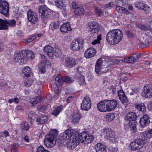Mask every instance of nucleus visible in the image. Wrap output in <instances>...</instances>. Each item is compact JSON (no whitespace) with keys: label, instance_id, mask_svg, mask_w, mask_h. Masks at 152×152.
Here are the masks:
<instances>
[{"label":"nucleus","instance_id":"f257e3e1","mask_svg":"<svg viewBox=\"0 0 152 152\" xmlns=\"http://www.w3.org/2000/svg\"><path fill=\"white\" fill-rule=\"evenodd\" d=\"M34 57V53L31 50H26L15 54L14 61L21 65L32 60Z\"/></svg>","mask_w":152,"mask_h":152},{"label":"nucleus","instance_id":"f03ea898","mask_svg":"<svg viewBox=\"0 0 152 152\" xmlns=\"http://www.w3.org/2000/svg\"><path fill=\"white\" fill-rule=\"evenodd\" d=\"M123 34L121 30L115 29L109 32L106 36V39L107 42L111 44H116L121 40Z\"/></svg>","mask_w":152,"mask_h":152},{"label":"nucleus","instance_id":"7ed1b4c3","mask_svg":"<svg viewBox=\"0 0 152 152\" xmlns=\"http://www.w3.org/2000/svg\"><path fill=\"white\" fill-rule=\"evenodd\" d=\"M58 131L54 129L49 133L45 136V142L46 145L49 148L53 147L56 144V137L58 135Z\"/></svg>","mask_w":152,"mask_h":152},{"label":"nucleus","instance_id":"20e7f679","mask_svg":"<svg viewBox=\"0 0 152 152\" xmlns=\"http://www.w3.org/2000/svg\"><path fill=\"white\" fill-rule=\"evenodd\" d=\"M102 133L108 140H109L113 143H114L118 140V138L115 136V133L112 132L111 129L109 128L104 129Z\"/></svg>","mask_w":152,"mask_h":152},{"label":"nucleus","instance_id":"39448f33","mask_svg":"<svg viewBox=\"0 0 152 152\" xmlns=\"http://www.w3.org/2000/svg\"><path fill=\"white\" fill-rule=\"evenodd\" d=\"M137 115L134 112L128 113L124 117V119L126 124H128L129 126L135 125L136 123V120Z\"/></svg>","mask_w":152,"mask_h":152},{"label":"nucleus","instance_id":"423d86ee","mask_svg":"<svg viewBox=\"0 0 152 152\" xmlns=\"http://www.w3.org/2000/svg\"><path fill=\"white\" fill-rule=\"evenodd\" d=\"M84 45V40L78 37L72 42L70 48L73 51H78L82 49Z\"/></svg>","mask_w":152,"mask_h":152},{"label":"nucleus","instance_id":"0eeeda50","mask_svg":"<svg viewBox=\"0 0 152 152\" xmlns=\"http://www.w3.org/2000/svg\"><path fill=\"white\" fill-rule=\"evenodd\" d=\"M77 135L78 137H79L80 142L84 144L91 143L94 140V137L92 135L84 132Z\"/></svg>","mask_w":152,"mask_h":152},{"label":"nucleus","instance_id":"6e6552de","mask_svg":"<svg viewBox=\"0 0 152 152\" xmlns=\"http://www.w3.org/2000/svg\"><path fill=\"white\" fill-rule=\"evenodd\" d=\"M145 142L143 139L139 137L136 139L134 142H132L130 146L132 150L136 151L142 148Z\"/></svg>","mask_w":152,"mask_h":152},{"label":"nucleus","instance_id":"1a4fd4ad","mask_svg":"<svg viewBox=\"0 0 152 152\" xmlns=\"http://www.w3.org/2000/svg\"><path fill=\"white\" fill-rule=\"evenodd\" d=\"M9 6L8 2L5 1L0 0V13L6 16L9 15Z\"/></svg>","mask_w":152,"mask_h":152},{"label":"nucleus","instance_id":"9d476101","mask_svg":"<svg viewBox=\"0 0 152 152\" xmlns=\"http://www.w3.org/2000/svg\"><path fill=\"white\" fill-rule=\"evenodd\" d=\"M79 137L77 134L73 136L72 139L67 142V147L69 149H73L75 148L80 143Z\"/></svg>","mask_w":152,"mask_h":152},{"label":"nucleus","instance_id":"9b49d317","mask_svg":"<svg viewBox=\"0 0 152 152\" xmlns=\"http://www.w3.org/2000/svg\"><path fill=\"white\" fill-rule=\"evenodd\" d=\"M46 107L45 106L40 105L39 106V113L41 114V116L39 114L40 117L39 121V123L42 124H44L48 120V117L43 114L46 110Z\"/></svg>","mask_w":152,"mask_h":152},{"label":"nucleus","instance_id":"f8f14e48","mask_svg":"<svg viewBox=\"0 0 152 152\" xmlns=\"http://www.w3.org/2000/svg\"><path fill=\"white\" fill-rule=\"evenodd\" d=\"M63 61L65 66L69 68H72L76 64L75 58L71 57H65L64 58Z\"/></svg>","mask_w":152,"mask_h":152},{"label":"nucleus","instance_id":"ddd939ff","mask_svg":"<svg viewBox=\"0 0 152 152\" xmlns=\"http://www.w3.org/2000/svg\"><path fill=\"white\" fill-rule=\"evenodd\" d=\"M46 6L45 5L39 6V14L43 20L46 18V17L50 13Z\"/></svg>","mask_w":152,"mask_h":152},{"label":"nucleus","instance_id":"4468645a","mask_svg":"<svg viewBox=\"0 0 152 152\" xmlns=\"http://www.w3.org/2000/svg\"><path fill=\"white\" fill-rule=\"evenodd\" d=\"M91 103L90 98L86 96L81 103V108L83 110H88L91 108Z\"/></svg>","mask_w":152,"mask_h":152},{"label":"nucleus","instance_id":"2eb2a0df","mask_svg":"<svg viewBox=\"0 0 152 152\" xmlns=\"http://www.w3.org/2000/svg\"><path fill=\"white\" fill-rule=\"evenodd\" d=\"M74 135V132L73 130L68 129L64 132L61 133L59 136V139L60 140H68Z\"/></svg>","mask_w":152,"mask_h":152},{"label":"nucleus","instance_id":"dca6fc26","mask_svg":"<svg viewBox=\"0 0 152 152\" xmlns=\"http://www.w3.org/2000/svg\"><path fill=\"white\" fill-rule=\"evenodd\" d=\"M142 91V95L145 98H151L152 97V88L150 85H145L143 88Z\"/></svg>","mask_w":152,"mask_h":152},{"label":"nucleus","instance_id":"f3484780","mask_svg":"<svg viewBox=\"0 0 152 152\" xmlns=\"http://www.w3.org/2000/svg\"><path fill=\"white\" fill-rule=\"evenodd\" d=\"M108 105L107 100L101 101L97 104V108L99 111L101 112H108Z\"/></svg>","mask_w":152,"mask_h":152},{"label":"nucleus","instance_id":"a211bd4d","mask_svg":"<svg viewBox=\"0 0 152 152\" xmlns=\"http://www.w3.org/2000/svg\"><path fill=\"white\" fill-rule=\"evenodd\" d=\"M99 27V24L96 22H91L88 27L89 31L92 34L98 33Z\"/></svg>","mask_w":152,"mask_h":152},{"label":"nucleus","instance_id":"6ab92c4d","mask_svg":"<svg viewBox=\"0 0 152 152\" xmlns=\"http://www.w3.org/2000/svg\"><path fill=\"white\" fill-rule=\"evenodd\" d=\"M27 17L30 22L33 23H37L38 20L37 14L36 13L32 12L31 10H29L28 12Z\"/></svg>","mask_w":152,"mask_h":152},{"label":"nucleus","instance_id":"aec40b11","mask_svg":"<svg viewBox=\"0 0 152 152\" xmlns=\"http://www.w3.org/2000/svg\"><path fill=\"white\" fill-rule=\"evenodd\" d=\"M150 117L147 114H144L140 118V123L142 127L147 126L150 123Z\"/></svg>","mask_w":152,"mask_h":152},{"label":"nucleus","instance_id":"412c9836","mask_svg":"<svg viewBox=\"0 0 152 152\" xmlns=\"http://www.w3.org/2000/svg\"><path fill=\"white\" fill-rule=\"evenodd\" d=\"M118 96L121 102L124 104L127 103L128 101L127 98L123 90L120 89L117 91Z\"/></svg>","mask_w":152,"mask_h":152},{"label":"nucleus","instance_id":"4be33fe9","mask_svg":"<svg viewBox=\"0 0 152 152\" xmlns=\"http://www.w3.org/2000/svg\"><path fill=\"white\" fill-rule=\"evenodd\" d=\"M108 112L113 110L117 106L118 102L115 99L107 100Z\"/></svg>","mask_w":152,"mask_h":152},{"label":"nucleus","instance_id":"5701e85b","mask_svg":"<svg viewBox=\"0 0 152 152\" xmlns=\"http://www.w3.org/2000/svg\"><path fill=\"white\" fill-rule=\"evenodd\" d=\"M95 50L93 48H90L86 51L84 56L86 58H90L93 57L96 54Z\"/></svg>","mask_w":152,"mask_h":152},{"label":"nucleus","instance_id":"b1692460","mask_svg":"<svg viewBox=\"0 0 152 152\" xmlns=\"http://www.w3.org/2000/svg\"><path fill=\"white\" fill-rule=\"evenodd\" d=\"M135 5L136 8L145 11L148 10L150 9L149 7L147 5L142 1L135 2Z\"/></svg>","mask_w":152,"mask_h":152},{"label":"nucleus","instance_id":"393cba45","mask_svg":"<svg viewBox=\"0 0 152 152\" xmlns=\"http://www.w3.org/2000/svg\"><path fill=\"white\" fill-rule=\"evenodd\" d=\"M96 152H106V146L101 143H98L95 146Z\"/></svg>","mask_w":152,"mask_h":152},{"label":"nucleus","instance_id":"a878e982","mask_svg":"<svg viewBox=\"0 0 152 152\" xmlns=\"http://www.w3.org/2000/svg\"><path fill=\"white\" fill-rule=\"evenodd\" d=\"M53 48L50 45H47L43 49V50L50 57H52L53 56Z\"/></svg>","mask_w":152,"mask_h":152},{"label":"nucleus","instance_id":"bb28decb","mask_svg":"<svg viewBox=\"0 0 152 152\" xmlns=\"http://www.w3.org/2000/svg\"><path fill=\"white\" fill-rule=\"evenodd\" d=\"M102 64V60L101 58L98 59L96 63L95 72L98 75L101 74V71Z\"/></svg>","mask_w":152,"mask_h":152},{"label":"nucleus","instance_id":"cd10ccee","mask_svg":"<svg viewBox=\"0 0 152 152\" xmlns=\"http://www.w3.org/2000/svg\"><path fill=\"white\" fill-rule=\"evenodd\" d=\"M76 77L77 79V82L80 85H85L86 84L84 77L82 75V72L79 74V72L77 73L76 75Z\"/></svg>","mask_w":152,"mask_h":152},{"label":"nucleus","instance_id":"c85d7f7f","mask_svg":"<svg viewBox=\"0 0 152 152\" xmlns=\"http://www.w3.org/2000/svg\"><path fill=\"white\" fill-rule=\"evenodd\" d=\"M60 31L63 33H65L67 31H70L72 29L70 27L69 22L63 24L60 27Z\"/></svg>","mask_w":152,"mask_h":152},{"label":"nucleus","instance_id":"c756f323","mask_svg":"<svg viewBox=\"0 0 152 152\" xmlns=\"http://www.w3.org/2000/svg\"><path fill=\"white\" fill-rule=\"evenodd\" d=\"M40 64L42 65L45 64L47 66H51V64L50 61L47 59V57L44 55L40 54Z\"/></svg>","mask_w":152,"mask_h":152},{"label":"nucleus","instance_id":"7c9ffc66","mask_svg":"<svg viewBox=\"0 0 152 152\" xmlns=\"http://www.w3.org/2000/svg\"><path fill=\"white\" fill-rule=\"evenodd\" d=\"M140 53H135L133 54L132 56L129 57V62L130 63H133L136 62L139 58Z\"/></svg>","mask_w":152,"mask_h":152},{"label":"nucleus","instance_id":"2f4dec72","mask_svg":"<svg viewBox=\"0 0 152 152\" xmlns=\"http://www.w3.org/2000/svg\"><path fill=\"white\" fill-rule=\"evenodd\" d=\"M55 5L60 9L64 8L65 6L64 1L62 0H53Z\"/></svg>","mask_w":152,"mask_h":152},{"label":"nucleus","instance_id":"473e14b6","mask_svg":"<svg viewBox=\"0 0 152 152\" xmlns=\"http://www.w3.org/2000/svg\"><path fill=\"white\" fill-rule=\"evenodd\" d=\"M143 139L144 142L147 140L148 139L151 138L152 137V135H151L147 132V131H144L140 134V136Z\"/></svg>","mask_w":152,"mask_h":152},{"label":"nucleus","instance_id":"72a5a7b5","mask_svg":"<svg viewBox=\"0 0 152 152\" xmlns=\"http://www.w3.org/2000/svg\"><path fill=\"white\" fill-rule=\"evenodd\" d=\"M85 12L84 8L82 7H78L75 9L74 11V14L77 16H80L83 15Z\"/></svg>","mask_w":152,"mask_h":152},{"label":"nucleus","instance_id":"f704fd0d","mask_svg":"<svg viewBox=\"0 0 152 152\" xmlns=\"http://www.w3.org/2000/svg\"><path fill=\"white\" fill-rule=\"evenodd\" d=\"M31 73V72L30 68L28 66H26L24 68L23 73V75L24 77H29Z\"/></svg>","mask_w":152,"mask_h":152},{"label":"nucleus","instance_id":"c9c22d12","mask_svg":"<svg viewBox=\"0 0 152 152\" xmlns=\"http://www.w3.org/2000/svg\"><path fill=\"white\" fill-rule=\"evenodd\" d=\"M6 20L0 19V30H6L8 29Z\"/></svg>","mask_w":152,"mask_h":152},{"label":"nucleus","instance_id":"e433bc0d","mask_svg":"<svg viewBox=\"0 0 152 152\" xmlns=\"http://www.w3.org/2000/svg\"><path fill=\"white\" fill-rule=\"evenodd\" d=\"M29 124L25 122H22L20 125V128L23 130L27 131L29 129Z\"/></svg>","mask_w":152,"mask_h":152},{"label":"nucleus","instance_id":"4c0bfd02","mask_svg":"<svg viewBox=\"0 0 152 152\" xmlns=\"http://www.w3.org/2000/svg\"><path fill=\"white\" fill-rule=\"evenodd\" d=\"M81 118V115L80 114L78 113L74 114L72 119L73 122L75 124L77 123Z\"/></svg>","mask_w":152,"mask_h":152},{"label":"nucleus","instance_id":"58836bf2","mask_svg":"<svg viewBox=\"0 0 152 152\" xmlns=\"http://www.w3.org/2000/svg\"><path fill=\"white\" fill-rule=\"evenodd\" d=\"M116 9L118 12L121 14L123 13H126L127 14L128 12V10L122 7L116 6Z\"/></svg>","mask_w":152,"mask_h":152},{"label":"nucleus","instance_id":"ea45409f","mask_svg":"<svg viewBox=\"0 0 152 152\" xmlns=\"http://www.w3.org/2000/svg\"><path fill=\"white\" fill-rule=\"evenodd\" d=\"M62 109V107H57L53 110L52 114L54 115L55 116H56L60 113Z\"/></svg>","mask_w":152,"mask_h":152},{"label":"nucleus","instance_id":"a19ab883","mask_svg":"<svg viewBox=\"0 0 152 152\" xmlns=\"http://www.w3.org/2000/svg\"><path fill=\"white\" fill-rule=\"evenodd\" d=\"M61 25L60 21H55L51 25V28L52 30H53L58 28Z\"/></svg>","mask_w":152,"mask_h":152},{"label":"nucleus","instance_id":"79ce46f5","mask_svg":"<svg viewBox=\"0 0 152 152\" xmlns=\"http://www.w3.org/2000/svg\"><path fill=\"white\" fill-rule=\"evenodd\" d=\"M37 37L35 36H33L27 39H23V42L25 44H27L31 42L34 39H36Z\"/></svg>","mask_w":152,"mask_h":152},{"label":"nucleus","instance_id":"37998d69","mask_svg":"<svg viewBox=\"0 0 152 152\" xmlns=\"http://www.w3.org/2000/svg\"><path fill=\"white\" fill-rule=\"evenodd\" d=\"M58 86H58H57L56 84H54L53 85V88L52 89V90H53L56 93V95L55 96H56V99H57L58 98V94L59 93V91Z\"/></svg>","mask_w":152,"mask_h":152},{"label":"nucleus","instance_id":"c03bdc74","mask_svg":"<svg viewBox=\"0 0 152 152\" xmlns=\"http://www.w3.org/2000/svg\"><path fill=\"white\" fill-rule=\"evenodd\" d=\"M6 24H7L8 28V26L13 27L15 25L16 22L14 19L10 20H6Z\"/></svg>","mask_w":152,"mask_h":152},{"label":"nucleus","instance_id":"a18cd8bd","mask_svg":"<svg viewBox=\"0 0 152 152\" xmlns=\"http://www.w3.org/2000/svg\"><path fill=\"white\" fill-rule=\"evenodd\" d=\"M61 55L62 51L58 48H56L55 51L53 52V55L57 57H60Z\"/></svg>","mask_w":152,"mask_h":152},{"label":"nucleus","instance_id":"49530a36","mask_svg":"<svg viewBox=\"0 0 152 152\" xmlns=\"http://www.w3.org/2000/svg\"><path fill=\"white\" fill-rule=\"evenodd\" d=\"M135 107L139 111L144 112L145 110V107L143 103L138 104L135 106Z\"/></svg>","mask_w":152,"mask_h":152},{"label":"nucleus","instance_id":"de8ad7c7","mask_svg":"<svg viewBox=\"0 0 152 152\" xmlns=\"http://www.w3.org/2000/svg\"><path fill=\"white\" fill-rule=\"evenodd\" d=\"M64 82L63 80V77L61 78L59 76L56 77L55 79V82L56 84L60 86L63 84V82Z\"/></svg>","mask_w":152,"mask_h":152},{"label":"nucleus","instance_id":"09e8293b","mask_svg":"<svg viewBox=\"0 0 152 152\" xmlns=\"http://www.w3.org/2000/svg\"><path fill=\"white\" fill-rule=\"evenodd\" d=\"M63 80L64 82L67 83H71L74 82V80L71 77L68 76L63 77Z\"/></svg>","mask_w":152,"mask_h":152},{"label":"nucleus","instance_id":"8fccbe9b","mask_svg":"<svg viewBox=\"0 0 152 152\" xmlns=\"http://www.w3.org/2000/svg\"><path fill=\"white\" fill-rule=\"evenodd\" d=\"M31 104V106H34L38 103V97L36 96L34 98L32 99L29 102Z\"/></svg>","mask_w":152,"mask_h":152},{"label":"nucleus","instance_id":"3c124183","mask_svg":"<svg viewBox=\"0 0 152 152\" xmlns=\"http://www.w3.org/2000/svg\"><path fill=\"white\" fill-rule=\"evenodd\" d=\"M137 27L143 31H148L150 30V28L143 24H139L137 26Z\"/></svg>","mask_w":152,"mask_h":152},{"label":"nucleus","instance_id":"603ef678","mask_svg":"<svg viewBox=\"0 0 152 152\" xmlns=\"http://www.w3.org/2000/svg\"><path fill=\"white\" fill-rule=\"evenodd\" d=\"M37 116V115L34 112H30L29 113L28 115L29 118L32 121L34 120Z\"/></svg>","mask_w":152,"mask_h":152},{"label":"nucleus","instance_id":"864d4df0","mask_svg":"<svg viewBox=\"0 0 152 152\" xmlns=\"http://www.w3.org/2000/svg\"><path fill=\"white\" fill-rule=\"evenodd\" d=\"M102 35L101 34H99L98 35L96 39H95L93 41L91 42L93 45H95L97 44L100 43V40L102 39L101 37Z\"/></svg>","mask_w":152,"mask_h":152},{"label":"nucleus","instance_id":"5fc2aeb1","mask_svg":"<svg viewBox=\"0 0 152 152\" xmlns=\"http://www.w3.org/2000/svg\"><path fill=\"white\" fill-rule=\"evenodd\" d=\"M40 68H39L40 70L39 71L42 74L45 73L46 72V67L45 66H47L45 64H43L42 65L41 64H40Z\"/></svg>","mask_w":152,"mask_h":152},{"label":"nucleus","instance_id":"6e6d98bb","mask_svg":"<svg viewBox=\"0 0 152 152\" xmlns=\"http://www.w3.org/2000/svg\"><path fill=\"white\" fill-rule=\"evenodd\" d=\"M94 8L95 13L96 15L99 16L102 15L103 12L100 9L96 6L94 7Z\"/></svg>","mask_w":152,"mask_h":152},{"label":"nucleus","instance_id":"4d7b16f0","mask_svg":"<svg viewBox=\"0 0 152 152\" xmlns=\"http://www.w3.org/2000/svg\"><path fill=\"white\" fill-rule=\"evenodd\" d=\"M106 118L107 120L110 121H112L115 118L114 115L113 114L110 113L107 115Z\"/></svg>","mask_w":152,"mask_h":152},{"label":"nucleus","instance_id":"13d9d810","mask_svg":"<svg viewBox=\"0 0 152 152\" xmlns=\"http://www.w3.org/2000/svg\"><path fill=\"white\" fill-rule=\"evenodd\" d=\"M110 93L111 94L114 95L116 93V91H118L116 87L113 86H111L110 88Z\"/></svg>","mask_w":152,"mask_h":152},{"label":"nucleus","instance_id":"bf43d9fd","mask_svg":"<svg viewBox=\"0 0 152 152\" xmlns=\"http://www.w3.org/2000/svg\"><path fill=\"white\" fill-rule=\"evenodd\" d=\"M33 82V81L32 80H29L25 81L24 84L26 87H28L30 86Z\"/></svg>","mask_w":152,"mask_h":152},{"label":"nucleus","instance_id":"052dcab7","mask_svg":"<svg viewBox=\"0 0 152 152\" xmlns=\"http://www.w3.org/2000/svg\"><path fill=\"white\" fill-rule=\"evenodd\" d=\"M114 5L113 2H110L109 3L106 4L105 5L104 7L107 9L109 10L111 8L113 7Z\"/></svg>","mask_w":152,"mask_h":152},{"label":"nucleus","instance_id":"680f3d73","mask_svg":"<svg viewBox=\"0 0 152 152\" xmlns=\"http://www.w3.org/2000/svg\"><path fill=\"white\" fill-rule=\"evenodd\" d=\"M19 102V99L17 98H15L13 99L9 100L8 102L9 103H12L13 102L18 103Z\"/></svg>","mask_w":152,"mask_h":152},{"label":"nucleus","instance_id":"e2e57ef3","mask_svg":"<svg viewBox=\"0 0 152 152\" xmlns=\"http://www.w3.org/2000/svg\"><path fill=\"white\" fill-rule=\"evenodd\" d=\"M39 152H49L48 151L45 149L42 146L39 147Z\"/></svg>","mask_w":152,"mask_h":152},{"label":"nucleus","instance_id":"0e129e2a","mask_svg":"<svg viewBox=\"0 0 152 152\" xmlns=\"http://www.w3.org/2000/svg\"><path fill=\"white\" fill-rule=\"evenodd\" d=\"M2 137H7L10 135L9 132L7 131L1 132Z\"/></svg>","mask_w":152,"mask_h":152},{"label":"nucleus","instance_id":"69168bd1","mask_svg":"<svg viewBox=\"0 0 152 152\" xmlns=\"http://www.w3.org/2000/svg\"><path fill=\"white\" fill-rule=\"evenodd\" d=\"M72 8L74 9H75H75H77V8L79 7L78 5L76 3L73 1H72Z\"/></svg>","mask_w":152,"mask_h":152},{"label":"nucleus","instance_id":"338daca9","mask_svg":"<svg viewBox=\"0 0 152 152\" xmlns=\"http://www.w3.org/2000/svg\"><path fill=\"white\" fill-rule=\"evenodd\" d=\"M148 110L150 111L152 110V102H149L148 105Z\"/></svg>","mask_w":152,"mask_h":152},{"label":"nucleus","instance_id":"774afa93","mask_svg":"<svg viewBox=\"0 0 152 152\" xmlns=\"http://www.w3.org/2000/svg\"><path fill=\"white\" fill-rule=\"evenodd\" d=\"M122 61L125 63H129V57L128 58H124L122 59Z\"/></svg>","mask_w":152,"mask_h":152}]
</instances>
